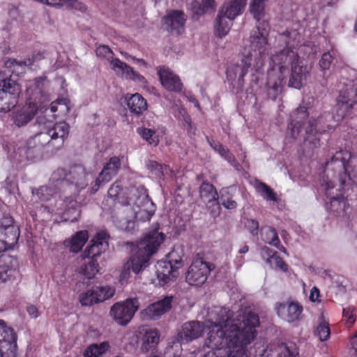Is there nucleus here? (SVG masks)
I'll return each mask as SVG.
<instances>
[{
	"label": "nucleus",
	"instance_id": "nucleus-1",
	"mask_svg": "<svg viewBox=\"0 0 357 357\" xmlns=\"http://www.w3.org/2000/svg\"><path fill=\"white\" fill-rule=\"evenodd\" d=\"M355 160L350 151L341 149L326 162L321 176V185L328 200L327 208L337 216L343 215L348 208L346 197L357 182Z\"/></svg>",
	"mask_w": 357,
	"mask_h": 357
},
{
	"label": "nucleus",
	"instance_id": "nucleus-2",
	"mask_svg": "<svg viewBox=\"0 0 357 357\" xmlns=\"http://www.w3.org/2000/svg\"><path fill=\"white\" fill-rule=\"evenodd\" d=\"M217 313L227 317L228 320L225 331H220L218 326L217 337L213 332L206 340V347L211 350L204 357H247V347L251 344L257 335V327L259 325L258 316L248 313L244 319L238 314L235 319L230 320L227 311L218 308Z\"/></svg>",
	"mask_w": 357,
	"mask_h": 357
},
{
	"label": "nucleus",
	"instance_id": "nucleus-3",
	"mask_svg": "<svg viewBox=\"0 0 357 357\" xmlns=\"http://www.w3.org/2000/svg\"><path fill=\"white\" fill-rule=\"evenodd\" d=\"M279 40L286 44L287 49L271 56V69L268 73L267 85L268 95L275 98L281 91L284 79L291 67L289 86L301 89L306 84L310 75L306 66L300 60L298 53L294 50V46L301 41V36L296 30L287 31L280 35Z\"/></svg>",
	"mask_w": 357,
	"mask_h": 357
},
{
	"label": "nucleus",
	"instance_id": "nucleus-4",
	"mask_svg": "<svg viewBox=\"0 0 357 357\" xmlns=\"http://www.w3.org/2000/svg\"><path fill=\"white\" fill-rule=\"evenodd\" d=\"M38 122L40 131L28 140L23 150L30 160L41 159L45 148L55 150L61 149L69 134V126L66 122L53 123L40 117Z\"/></svg>",
	"mask_w": 357,
	"mask_h": 357
},
{
	"label": "nucleus",
	"instance_id": "nucleus-5",
	"mask_svg": "<svg viewBox=\"0 0 357 357\" xmlns=\"http://www.w3.org/2000/svg\"><path fill=\"white\" fill-rule=\"evenodd\" d=\"M129 192L132 197L129 198L128 204L119 208L113 220L119 229L127 231L135 229V222L149 220L156 209L143 186L132 187Z\"/></svg>",
	"mask_w": 357,
	"mask_h": 357
},
{
	"label": "nucleus",
	"instance_id": "nucleus-6",
	"mask_svg": "<svg viewBox=\"0 0 357 357\" xmlns=\"http://www.w3.org/2000/svg\"><path fill=\"white\" fill-rule=\"evenodd\" d=\"M218 308L223 309L227 311V314L230 320L235 319L238 314H241V319H244L248 313H252L249 309H241L237 312H234L231 311L227 307H214L208 314V319L204 322V324L199 321H188L185 323L178 333V338L181 343L190 342L200 336H202L203 332L205 331L207 332V337L205 340L204 344L206 346V340L209 335L212 333L214 336L217 337V329L215 328L218 326L220 331L225 330V325L227 324L228 320L227 317L224 318L220 315V313H217L215 310Z\"/></svg>",
	"mask_w": 357,
	"mask_h": 357
},
{
	"label": "nucleus",
	"instance_id": "nucleus-7",
	"mask_svg": "<svg viewBox=\"0 0 357 357\" xmlns=\"http://www.w3.org/2000/svg\"><path fill=\"white\" fill-rule=\"evenodd\" d=\"M264 26L260 31L259 26L257 31L250 36V52L244 55L242 63L244 66L238 65L231 66L227 71V77L234 87L241 88L243 85V77L248 72V68H252L257 71L263 66L262 55L266 51L265 45L267 43L266 34L268 24L263 23Z\"/></svg>",
	"mask_w": 357,
	"mask_h": 357
},
{
	"label": "nucleus",
	"instance_id": "nucleus-8",
	"mask_svg": "<svg viewBox=\"0 0 357 357\" xmlns=\"http://www.w3.org/2000/svg\"><path fill=\"white\" fill-rule=\"evenodd\" d=\"M165 235L158 229L147 232L137 245L136 253L124 264L119 275V282L123 285L129 282L130 269L135 273H139L148 266L149 261L164 242Z\"/></svg>",
	"mask_w": 357,
	"mask_h": 357
},
{
	"label": "nucleus",
	"instance_id": "nucleus-9",
	"mask_svg": "<svg viewBox=\"0 0 357 357\" xmlns=\"http://www.w3.org/2000/svg\"><path fill=\"white\" fill-rule=\"evenodd\" d=\"M63 174H64V171L59 169L52 174L51 180L52 182L60 181L63 187H66L68 191L74 195H77L85 189L93 178L91 172L86 171L82 165H75L71 167L65 180L58 178V176Z\"/></svg>",
	"mask_w": 357,
	"mask_h": 357
},
{
	"label": "nucleus",
	"instance_id": "nucleus-10",
	"mask_svg": "<svg viewBox=\"0 0 357 357\" xmlns=\"http://www.w3.org/2000/svg\"><path fill=\"white\" fill-rule=\"evenodd\" d=\"M52 93L50 83L45 76H40L26 82V101L38 108L51 100Z\"/></svg>",
	"mask_w": 357,
	"mask_h": 357
},
{
	"label": "nucleus",
	"instance_id": "nucleus-11",
	"mask_svg": "<svg viewBox=\"0 0 357 357\" xmlns=\"http://www.w3.org/2000/svg\"><path fill=\"white\" fill-rule=\"evenodd\" d=\"M337 101L333 118L339 123L349 114L353 105L357 102V79L344 84Z\"/></svg>",
	"mask_w": 357,
	"mask_h": 357
},
{
	"label": "nucleus",
	"instance_id": "nucleus-12",
	"mask_svg": "<svg viewBox=\"0 0 357 357\" xmlns=\"http://www.w3.org/2000/svg\"><path fill=\"white\" fill-rule=\"evenodd\" d=\"M20 86L10 76L0 73V112H8L17 104Z\"/></svg>",
	"mask_w": 357,
	"mask_h": 357
},
{
	"label": "nucleus",
	"instance_id": "nucleus-13",
	"mask_svg": "<svg viewBox=\"0 0 357 357\" xmlns=\"http://www.w3.org/2000/svg\"><path fill=\"white\" fill-rule=\"evenodd\" d=\"M137 298H127L115 303L110 308L109 315L120 326H126L139 310Z\"/></svg>",
	"mask_w": 357,
	"mask_h": 357
},
{
	"label": "nucleus",
	"instance_id": "nucleus-14",
	"mask_svg": "<svg viewBox=\"0 0 357 357\" xmlns=\"http://www.w3.org/2000/svg\"><path fill=\"white\" fill-rule=\"evenodd\" d=\"M174 253L172 252L169 255V261H160L157 263L155 266L157 285L163 286L178 276V270L183 266V261L181 258L174 259Z\"/></svg>",
	"mask_w": 357,
	"mask_h": 357
},
{
	"label": "nucleus",
	"instance_id": "nucleus-15",
	"mask_svg": "<svg viewBox=\"0 0 357 357\" xmlns=\"http://www.w3.org/2000/svg\"><path fill=\"white\" fill-rule=\"evenodd\" d=\"M52 213L61 215V221H76L80 215L79 204L74 199L66 197L63 200H58L55 206H47Z\"/></svg>",
	"mask_w": 357,
	"mask_h": 357
},
{
	"label": "nucleus",
	"instance_id": "nucleus-16",
	"mask_svg": "<svg viewBox=\"0 0 357 357\" xmlns=\"http://www.w3.org/2000/svg\"><path fill=\"white\" fill-rule=\"evenodd\" d=\"M17 336L14 330L0 319V357H15Z\"/></svg>",
	"mask_w": 357,
	"mask_h": 357
},
{
	"label": "nucleus",
	"instance_id": "nucleus-17",
	"mask_svg": "<svg viewBox=\"0 0 357 357\" xmlns=\"http://www.w3.org/2000/svg\"><path fill=\"white\" fill-rule=\"evenodd\" d=\"M211 271L208 263L200 259H195L185 274V280L190 285L199 286L207 280Z\"/></svg>",
	"mask_w": 357,
	"mask_h": 357
},
{
	"label": "nucleus",
	"instance_id": "nucleus-18",
	"mask_svg": "<svg viewBox=\"0 0 357 357\" xmlns=\"http://www.w3.org/2000/svg\"><path fill=\"white\" fill-rule=\"evenodd\" d=\"M121 167V160L119 157H112L104 165L98 176L96 178L94 183H91L90 191L95 193L99 188L109 182L112 178L115 176Z\"/></svg>",
	"mask_w": 357,
	"mask_h": 357
},
{
	"label": "nucleus",
	"instance_id": "nucleus-19",
	"mask_svg": "<svg viewBox=\"0 0 357 357\" xmlns=\"http://www.w3.org/2000/svg\"><path fill=\"white\" fill-rule=\"evenodd\" d=\"M173 296H167L158 301L150 304L140 312L143 319L155 320L168 312L172 307Z\"/></svg>",
	"mask_w": 357,
	"mask_h": 357
},
{
	"label": "nucleus",
	"instance_id": "nucleus-20",
	"mask_svg": "<svg viewBox=\"0 0 357 357\" xmlns=\"http://www.w3.org/2000/svg\"><path fill=\"white\" fill-rule=\"evenodd\" d=\"M110 66L117 75L132 80L141 86H145L146 83L145 77L119 59H112Z\"/></svg>",
	"mask_w": 357,
	"mask_h": 357
},
{
	"label": "nucleus",
	"instance_id": "nucleus-21",
	"mask_svg": "<svg viewBox=\"0 0 357 357\" xmlns=\"http://www.w3.org/2000/svg\"><path fill=\"white\" fill-rule=\"evenodd\" d=\"M306 109L303 107L297 109L292 114V121L289 125L285 139L287 142H292L297 139L301 132V126L304 124V120L307 116Z\"/></svg>",
	"mask_w": 357,
	"mask_h": 357
},
{
	"label": "nucleus",
	"instance_id": "nucleus-22",
	"mask_svg": "<svg viewBox=\"0 0 357 357\" xmlns=\"http://www.w3.org/2000/svg\"><path fill=\"white\" fill-rule=\"evenodd\" d=\"M158 74L162 86L169 91L180 92L183 88V84L175 73L165 66L158 68Z\"/></svg>",
	"mask_w": 357,
	"mask_h": 357
},
{
	"label": "nucleus",
	"instance_id": "nucleus-23",
	"mask_svg": "<svg viewBox=\"0 0 357 357\" xmlns=\"http://www.w3.org/2000/svg\"><path fill=\"white\" fill-rule=\"evenodd\" d=\"M39 109L38 106H34L26 101L23 106L13 112L12 120L13 123L19 128L26 126L33 119Z\"/></svg>",
	"mask_w": 357,
	"mask_h": 357
},
{
	"label": "nucleus",
	"instance_id": "nucleus-24",
	"mask_svg": "<svg viewBox=\"0 0 357 357\" xmlns=\"http://www.w3.org/2000/svg\"><path fill=\"white\" fill-rule=\"evenodd\" d=\"M278 315L287 322H294L298 320L303 307L298 303L289 302L278 303L275 306Z\"/></svg>",
	"mask_w": 357,
	"mask_h": 357
},
{
	"label": "nucleus",
	"instance_id": "nucleus-25",
	"mask_svg": "<svg viewBox=\"0 0 357 357\" xmlns=\"http://www.w3.org/2000/svg\"><path fill=\"white\" fill-rule=\"evenodd\" d=\"M185 20L183 13L172 10L163 18V24L169 31L178 35L184 31Z\"/></svg>",
	"mask_w": 357,
	"mask_h": 357
},
{
	"label": "nucleus",
	"instance_id": "nucleus-26",
	"mask_svg": "<svg viewBox=\"0 0 357 357\" xmlns=\"http://www.w3.org/2000/svg\"><path fill=\"white\" fill-rule=\"evenodd\" d=\"M108 247L107 234L105 231H99L91 241V245L84 251V257L96 259L101 252Z\"/></svg>",
	"mask_w": 357,
	"mask_h": 357
},
{
	"label": "nucleus",
	"instance_id": "nucleus-27",
	"mask_svg": "<svg viewBox=\"0 0 357 357\" xmlns=\"http://www.w3.org/2000/svg\"><path fill=\"white\" fill-rule=\"evenodd\" d=\"M247 0H230L225 2L218 11V14L227 19L234 21L241 15L246 5Z\"/></svg>",
	"mask_w": 357,
	"mask_h": 357
},
{
	"label": "nucleus",
	"instance_id": "nucleus-28",
	"mask_svg": "<svg viewBox=\"0 0 357 357\" xmlns=\"http://www.w3.org/2000/svg\"><path fill=\"white\" fill-rule=\"evenodd\" d=\"M0 235L7 238L9 244H16L20 236V228L11 218H5L0 226Z\"/></svg>",
	"mask_w": 357,
	"mask_h": 357
},
{
	"label": "nucleus",
	"instance_id": "nucleus-29",
	"mask_svg": "<svg viewBox=\"0 0 357 357\" xmlns=\"http://www.w3.org/2000/svg\"><path fill=\"white\" fill-rule=\"evenodd\" d=\"M261 256L262 259L268 264L272 268L280 270L284 272L287 271L288 266L282 260V259L278 255V253L264 246L261 250Z\"/></svg>",
	"mask_w": 357,
	"mask_h": 357
},
{
	"label": "nucleus",
	"instance_id": "nucleus-30",
	"mask_svg": "<svg viewBox=\"0 0 357 357\" xmlns=\"http://www.w3.org/2000/svg\"><path fill=\"white\" fill-rule=\"evenodd\" d=\"M140 333L143 334L141 347L143 351H149L159 342V332L157 329L142 327L140 328Z\"/></svg>",
	"mask_w": 357,
	"mask_h": 357
},
{
	"label": "nucleus",
	"instance_id": "nucleus-31",
	"mask_svg": "<svg viewBox=\"0 0 357 357\" xmlns=\"http://www.w3.org/2000/svg\"><path fill=\"white\" fill-rule=\"evenodd\" d=\"M126 100L130 111L137 115L142 114L147 109L146 100L138 93L128 94Z\"/></svg>",
	"mask_w": 357,
	"mask_h": 357
},
{
	"label": "nucleus",
	"instance_id": "nucleus-32",
	"mask_svg": "<svg viewBox=\"0 0 357 357\" xmlns=\"http://www.w3.org/2000/svg\"><path fill=\"white\" fill-rule=\"evenodd\" d=\"M315 120L310 119L308 121L307 126L305 127V147L309 149H314L319 146V138L318 137L317 124L314 126Z\"/></svg>",
	"mask_w": 357,
	"mask_h": 357
},
{
	"label": "nucleus",
	"instance_id": "nucleus-33",
	"mask_svg": "<svg viewBox=\"0 0 357 357\" xmlns=\"http://www.w3.org/2000/svg\"><path fill=\"white\" fill-rule=\"evenodd\" d=\"M199 195L206 204L215 206L218 208H220L218 203V192L213 185L208 183H203L199 188Z\"/></svg>",
	"mask_w": 357,
	"mask_h": 357
},
{
	"label": "nucleus",
	"instance_id": "nucleus-34",
	"mask_svg": "<svg viewBox=\"0 0 357 357\" xmlns=\"http://www.w3.org/2000/svg\"><path fill=\"white\" fill-rule=\"evenodd\" d=\"M132 187L125 190H123L122 185L119 182H115L108 190V195L114 199H118L119 202L122 204V208L129 202V198L132 197L130 193V190Z\"/></svg>",
	"mask_w": 357,
	"mask_h": 357
},
{
	"label": "nucleus",
	"instance_id": "nucleus-35",
	"mask_svg": "<svg viewBox=\"0 0 357 357\" xmlns=\"http://www.w3.org/2000/svg\"><path fill=\"white\" fill-rule=\"evenodd\" d=\"M89 238L87 231H79L75 233L70 239L66 240L64 243L71 252H79Z\"/></svg>",
	"mask_w": 357,
	"mask_h": 357
},
{
	"label": "nucleus",
	"instance_id": "nucleus-36",
	"mask_svg": "<svg viewBox=\"0 0 357 357\" xmlns=\"http://www.w3.org/2000/svg\"><path fill=\"white\" fill-rule=\"evenodd\" d=\"M233 22L218 13L214 21L213 31L216 37L222 38L229 32Z\"/></svg>",
	"mask_w": 357,
	"mask_h": 357
},
{
	"label": "nucleus",
	"instance_id": "nucleus-37",
	"mask_svg": "<svg viewBox=\"0 0 357 357\" xmlns=\"http://www.w3.org/2000/svg\"><path fill=\"white\" fill-rule=\"evenodd\" d=\"M254 187L256 192L266 201L277 202L278 198L274 190L266 183L256 181Z\"/></svg>",
	"mask_w": 357,
	"mask_h": 357
},
{
	"label": "nucleus",
	"instance_id": "nucleus-38",
	"mask_svg": "<svg viewBox=\"0 0 357 357\" xmlns=\"http://www.w3.org/2000/svg\"><path fill=\"white\" fill-rule=\"evenodd\" d=\"M261 238L265 243L279 248L280 239L276 231L269 226L262 227L261 229Z\"/></svg>",
	"mask_w": 357,
	"mask_h": 357
},
{
	"label": "nucleus",
	"instance_id": "nucleus-39",
	"mask_svg": "<svg viewBox=\"0 0 357 357\" xmlns=\"http://www.w3.org/2000/svg\"><path fill=\"white\" fill-rule=\"evenodd\" d=\"M267 0H251L249 10L257 21L264 19L266 15L265 2Z\"/></svg>",
	"mask_w": 357,
	"mask_h": 357
},
{
	"label": "nucleus",
	"instance_id": "nucleus-40",
	"mask_svg": "<svg viewBox=\"0 0 357 357\" xmlns=\"http://www.w3.org/2000/svg\"><path fill=\"white\" fill-rule=\"evenodd\" d=\"M109 349L108 342H102L100 344H93L89 346L84 352V357H99L104 354Z\"/></svg>",
	"mask_w": 357,
	"mask_h": 357
},
{
	"label": "nucleus",
	"instance_id": "nucleus-41",
	"mask_svg": "<svg viewBox=\"0 0 357 357\" xmlns=\"http://www.w3.org/2000/svg\"><path fill=\"white\" fill-rule=\"evenodd\" d=\"M99 271V266L96 259H89V261L82 266L78 273L85 278L92 279Z\"/></svg>",
	"mask_w": 357,
	"mask_h": 357
},
{
	"label": "nucleus",
	"instance_id": "nucleus-42",
	"mask_svg": "<svg viewBox=\"0 0 357 357\" xmlns=\"http://www.w3.org/2000/svg\"><path fill=\"white\" fill-rule=\"evenodd\" d=\"M314 333L321 342L326 341L330 337L331 329L329 324L328 320L325 319L323 316L319 319Z\"/></svg>",
	"mask_w": 357,
	"mask_h": 357
},
{
	"label": "nucleus",
	"instance_id": "nucleus-43",
	"mask_svg": "<svg viewBox=\"0 0 357 357\" xmlns=\"http://www.w3.org/2000/svg\"><path fill=\"white\" fill-rule=\"evenodd\" d=\"M137 132L143 139L152 146H157L160 142L159 135L151 128H139Z\"/></svg>",
	"mask_w": 357,
	"mask_h": 357
},
{
	"label": "nucleus",
	"instance_id": "nucleus-44",
	"mask_svg": "<svg viewBox=\"0 0 357 357\" xmlns=\"http://www.w3.org/2000/svg\"><path fill=\"white\" fill-rule=\"evenodd\" d=\"M5 66L9 68L12 73L20 75L25 73L26 67L29 66L24 61H17L14 59H8L5 61Z\"/></svg>",
	"mask_w": 357,
	"mask_h": 357
},
{
	"label": "nucleus",
	"instance_id": "nucleus-45",
	"mask_svg": "<svg viewBox=\"0 0 357 357\" xmlns=\"http://www.w3.org/2000/svg\"><path fill=\"white\" fill-rule=\"evenodd\" d=\"M209 143L213 149L218 153L222 157H223L229 163L234 166L236 165V162L234 157L231 153H229V151L227 148L223 146L222 144L218 142H215L214 141L212 142H209Z\"/></svg>",
	"mask_w": 357,
	"mask_h": 357
},
{
	"label": "nucleus",
	"instance_id": "nucleus-46",
	"mask_svg": "<svg viewBox=\"0 0 357 357\" xmlns=\"http://www.w3.org/2000/svg\"><path fill=\"white\" fill-rule=\"evenodd\" d=\"M79 300L81 305L85 306L99 303L95 287L82 293L79 296Z\"/></svg>",
	"mask_w": 357,
	"mask_h": 357
},
{
	"label": "nucleus",
	"instance_id": "nucleus-47",
	"mask_svg": "<svg viewBox=\"0 0 357 357\" xmlns=\"http://www.w3.org/2000/svg\"><path fill=\"white\" fill-rule=\"evenodd\" d=\"M56 193V188L49 186H41L38 189L32 191L33 197L42 202L48 201Z\"/></svg>",
	"mask_w": 357,
	"mask_h": 357
},
{
	"label": "nucleus",
	"instance_id": "nucleus-48",
	"mask_svg": "<svg viewBox=\"0 0 357 357\" xmlns=\"http://www.w3.org/2000/svg\"><path fill=\"white\" fill-rule=\"evenodd\" d=\"M70 107L71 105L69 100L66 98H61L51 103L50 111L52 113L59 111V112L62 113L63 115H66L69 113Z\"/></svg>",
	"mask_w": 357,
	"mask_h": 357
},
{
	"label": "nucleus",
	"instance_id": "nucleus-49",
	"mask_svg": "<svg viewBox=\"0 0 357 357\" xmlns=\"http://www.w3.org/2000/svg\"><path fill=\"white\" fill-rule=\"evenodd\" d=\"M98 302L101 303L112 298L115 294V289L111 286L95 287Z\"/></svg>",
	"mask_w": 357,
	"mask_h": 357
},
{
	"label": "nucleus",
	"instance_id": "nucleus-50",
	"mask_svg": "<svg viewBox=\"0 0 357 357\" xmlns=\"http://www.w3.org/2000/svg\"><path fill=\"white\" fill-rule=\"evenodd\" d=\"M43 3L53 6L55 7H61L63 5H68L75 8H78L79 3L77 0H37Z\"/></svg>",
	"mask_w": 357,
	"mask_h": 357
},
{
	"label": "nucleus",
	"instance_id": "nucleus-51",
	"mask_svg": "<svg viewBox=\"0 0 357 357\" xmlns=\"http://www.w3.org/2000/svg\"><path fill=\"white\" fill-rule=\"evenodd\" d=\"M343 319L347 326H351L356 321V314L354 313V307L348 306L343 308Z\"/></svg>",
	"mask_w": 357,
	"mask_h": 357
},
{
	"label": "nucleus",
	"instance_id": "nucleus-52",
	"mask_svg": "<svg viewBox=\"0 0 357 357\" xmlns=\"http://www.w3.org/2000/svg\"><path fill=\"white\" fill-rule=\"evenodd\" d=\"M215 6V0H202L197 10H195V13L197 15H202L210 10H213ZM194 9H195V6Z\"/></svg>",
	"mask_w": 357,
	"mask_h": 357
},
{
	"label": "nucleus",
	"instance_id": "nucleus-53",
	"mask_svg": "<svg viewBox=\"0 0 357 357\" xmlns=\"http://www.w3.org/2000/svg\"><path fill=\"white\" fill-rule=\"evenodd\" d=\"M147 168L158 178H161L164 171L160 165L153 160H150L146 164Z\"/></svg>",
	"mask_w": 357,
	"mask_h": 357
},
{
	"label": "nucleus",
	"instance_id": "nucleus-54",
	"mask_svg": "<svg viewBox=\"0 0 357 357\" xmlns=\"http://www.w3.org/2000/svg\"><path fill=\"white\" fill-rule=\"evenodd\" d=\"M96 54L100 57L111 61L113 56L112 51L106 45H100L96 48Z\"/></svg>",
	"mask_w": 357,
	"mask_h": 357
},
{
	"label": "nucleus",
	"instance_id": "nucleus-55",
	"mask_svg": "<svg viewBox=\"0 0 357 357\" xmlns=\"http://www.w3.org/2000/svg\"><path fill=\"white\" fill-rule=\"evenodd\" d=\"M5 263L0 260V281L5 282L6 281L9 276L12 275V273L14 271L10 268L8 266H4Z\"/></svg>",
	"mask_w": 357,
	"mask_h": 357
},
{
	"label": "nucleus",
	"instance_id": "nucleus-56",
	"mask_svg": "<svg viewBox=\"0 0 357 357\" xmlns=\"http://www.w3.org/2000/svg\"><path fill=\"white\" fill-rule=\"evenodd\" d=\"M278 357H297V353L291 351L290 349L284 344H281L278 347Z\"/></svg>",
	"mask_w": 357,
	"mask_h": 357
},
{
	"label": "nucleus",
	"instance_id": "nucleus-57",
	"mask_svg": "<svg viewBox=\"0 0 357 357\" xmlns=\"http://www.w3.org/2000/svg\"><path fill=\"white\" fill-rule=\"evenodd\" d=\"M333 60V57L329 52H325L323 54L320 61L319 66L322 70H328L329 69L331 62Z\"/></svg>",
	"mask_w": 357,
	"mask_h": 357
},
{
	"label": "nucleus",
	"instance_id": "nucleus-58",
	"mask_svg": "<svg viewBox=\"0 0 357 357\" xmlns=\"http://www.w3.org/2000/svg\"><path fill=\"white\" fill-rule=\"evenodd\" d=\"M43 59V54L40 51H36L32 53V54L25 59L26 63L28 64L29 66H31L34 65L38 61H40Z\"/></svg>",
	"mask_w": 357,
	"mask_h": 357
},
{
	"label": "nucleus",
	"instance_id": "nucleus-59",
	"mask_svg": "<svg viewBox=\"0 0 357 357\" xmlns=\"http://www.w3.org/2000/svg\"><path fill=\"white\" fill-rule=\"evenodd\" d=\"M245 227L252 235H257L259 229V222L253 219H248L245 222Z\"/></svg>",
	"mask_w": 357,
	"mask_h": 357
},
{
	"label": "nucleus",
	"instance_id": "nucleus-60",
	"mask_svg": "<svg viewBox=\"0 0 357 357\" xmlns=\"http://www.w3.org/2000/svg\"><path fill=\"white\" fill-rule=\"evenodd\" d=\"M15 244H9L8 240L5 238L3 236L0 238V252H4L7 250L12 249Z\"/></svg>",
	"mask_w": 357,
	"mask_h": 357
},
{
	"label": "nucleus",
	"instance_id": "nucleus-61",
	"mask_svg": "<svg viewBox=\"0 0 357 357\" xmlns=\"http://www.w3.org/2000/svg\"><path fill=\"white\" fill-rule=\"evenodd\" d=\"M15 187L13 180L9 177H7L2 184L1 188H4L5 190L9 192H11Z\"/></svg>",
	"mask_w": 357,
	"mask_h": 357
},
{
	"label": "nucleus",
	"instance_id": "nucleus-62",
	"mask_svg": "<svg viewBox=\"0 0 357 357\" xmlns=\"http://www.w3.org/2000/svg\"><path fill=\"white\" fill-rule=\"evenodd\" d=\"M26 312L32 318H37L40 314L38 308L33 305H28L26 306Z\"/></svg>",
	"mask_w": 357,
	"mask_h": 357
},
{
	"label": "nucleus",
	"instance_id": "nucleus-63",
	"mask_svg": "<svg viewBox=\"0 0 357 357\" xmlns=\"http://www.w3.org/2000/svg\"><path fill=\"white\" fill-rule=\"evenodd\" d=\"M319 289L316 287H312L310 290V300L312 302H315V301H319Z\"/></svg>",
	"mask_w": 357,
	"mask_h": 357
},
{
	"label": "nucleus",
	"instance_id": "nucleus-64",
	"mask_svg": "<svg viewBox=\"0 0 357 357\" xmlns=\"http://www.w3.org/2000/svg\"><path fill=\"white\" fill-rule=\"evenodd\" d=\"M222 205L227 209H234L236 207V202L231 199L222 201Z\"/></svg>",
	"mask_w": 357,
	"mask_h": 357
}]
</instances>
